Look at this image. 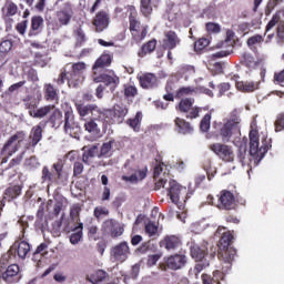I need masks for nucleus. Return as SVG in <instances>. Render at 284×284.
I'll return each instance as SVG.
<instances>
[{
    "instance_id": "f257e3e1",
    "label": "nucleus",
    "mask_w": 284,
    "mask_h": 284,
    "mask_svg": "<svg viewBox=\"0 0 284 284\" xmlns=\"http://www.w3.org/2000/svg\"><path fill=\"white\" fill-rule=\"evenodd\" d=\"M241 110L234 109L224 122H213L214 135L230 143L234 136H241Z\"/></svg>"
},
{
    "instance_id": "f03ea898",
    "label": "nucleus",
    "mask_w": 284,
    "mask_h": 284,
    "mask_svg": "<svg viewBox=\"0 0 284 284\" xmlns=\"http://www.w3.org/2000/svg\"><path fill=\"white\" fill-rule=\"evenodd\" d=\"M49 123L52 128L58 130V128H61L63 125L64 121V132L65 134H69V136H72L73 139H77V134H79V123L74 121V113L70 110L64 112V120H63V113L61 110L55 109L49 116Z\"/></svg>"
},
{
    "instance_id": "7ed1b4c3",
    "label": "nucleus",
    "mask_w": 284,
    "mask_h": 284,
    "mask_svg": "<svg viewBox=\"0 0 284 284\" xmlns=\"http://www.w3.org/2000/svg\"><path fill=\"white\" fill-rule=\"evenodd\" d=\"M126 14L129 17V30L131 32V39L134 43H141L145 37H148V24L141 23L139 19V11L136 7L129 4L125 7Z\"/></svg>"
},
{
    "instance_id": "20e7f679",
    "label": "nucleus",
    "mask_w": 284,
    "mask_h": 284,
    "mask_svg": "<svg viewBox=\"0 0 284 284\" xmlns=\"http://www.w3.org/2000/svg\"><path fill=\"white\" fill-rule=\"evenodd\" d=\"M232 243H234V234H232L231 231L224 232L217 244V256L224 261V263H232L236 257V248L231 246Z\"/></svg>"
},
{
    "instance_id": "39448f33",
    "label": "nucleus",
    "mask_w": 284,
    "mask_h": 284,
    "mask_svg": "<svg viewBox=\"0 0 284 284\" xmlns=\"http://www.w3.org/2000/svg\"><path fill=\"white\" fill-rule=\"evenodd\" d=\"M10 260L0 258V278L8 284L19 283L21 281V267L18 264H11L9 266ZM7 266V267H6Z\"/></svg>"
},
{
    "instance_id": "423d86ee",
    "label": "nucleus",
    "mask_w": 284,
    "mask_h": 284,
    "mask_svg": "<svg viewBox=\"0 0 284 284\" xmlns=\"http://www.w3.org/2000/svg\"><path fill=\"white\" fill-rule=\"evenodd\" d=\"M250 154L251 156H254L255 159H263L265 154H267V151L272 145L267 142L266 139L262 140V145L258 142V131L257 130H251L250 134Z\"/></svg>"
},
{
    "instance_id": "0eeeda50",
    "label": "nucleus",
    "mask_w": 284,
    "mask_h": 284,
    "mask_svg": "<svg viewBox=\"0 0 284 284\" xmlns=\"http://www.w3.org/2000/svg\"><path fill=\"white\" fill-rule=\"evenodd\" d=\"M52 170L48 166L42 168L41 181L49 185H59V181L63 178V162L58 161L52 164Z\"/></svg>"
},
{
    "instance_id": "6e6552de",
    "label": "nucleus",
    "mask_w": 284,
    "mask_h": 284,
    "mask_svg": "<svg viewBox=\"0 0 284 284\" xmlns=\"http://www.w3.org/2000/svg\"><path fill=\"white\" fill-rule=\"evenodd\" d=\"M30 253V243L26 241H16L10 250L2 255V261H12L16 256H19V258H26L28 254Z\"/></svg>"
},
{
    "instance_id": "1a4fd4ad",
    "label": "nucleus",
    "mask_w": 284,
    "mask_h": 284,
    "mask_svg": "<svg viewBox=\"0 0 284 284\" xmlns=\"http://www.w3.org/2000/svg\"><path fill=\"white\" fill-rule=\"evenodd\" d=\"M194 105V98H184L182 99L179 104L176 105V110L179 112H182L183 114H186V119H199L201 114V110H203L200 106H193Z\"/></svg>"
},
{
    "instance_id": "9d476101",
    "label": "nucleus",
    "mask_w": 284,
    "mask_h": 284,
    "mask_svg": "<svg viewBox=\"0 0 284 284\" xmlns=\"http://www.w3.org/2000/svg\"><path fill=\"white\" fill-rule=\"evenodd\" d=\"M209 150L211 152H214L221 161H224V163H234V149H232L231 145H227L225 143H213L210 144Z\"/></svg>"
},
{
    "instance_id": "9b49d317",
    "label": "nucleus",
    "mask_w": 284,
    "mask_h": 284,
    "mask_svg": "<svg viewBox=\"0 0 284 284\" xmlns=\"http://www.w3.org/2000/svg\"><path fill=\"white\" fill-rule=\"evenodd\" d=\"M75 110L82 119L85 116H90V114L91 118L95 120L103 119L104 116L103 112L97 104L75 103Z\"/></svg>"
},
{
    "instance_id": "f8f14e48",
    "label": "nucleus",
    "mask_w": 284,
    "mask_h": 284,
    "mask_svg": "<svg viewBox=\"0 0 284 284\" xmlns=\"http://www.w3.org/2000/svg\"><path fill=\"white\" fill-rule=\"evenodd\" d=\"M73 14L74 11L72 10V3L64 2L62 8L55 12V21L58 28H63V26H70Z\"/></svg>"
},
{
    "instance_id": "ddd939ff",
    "label": "nucleus",
    "mask_w": 284,
    "mask_h": 284,
    "mask_svg": "<svg viewBox=\"0 0 284 284\" xmlns=\"http://www.w3.org/2000/svg\"><path fill=\"white\" fill-rule=\"evenodd\" d=\"M166 194L170 196L172 203H179L181 199H185L187 194V187L182 186L176 182V180H171L169 182V187H166Z\"/></svg>"
},
{
    "instance_id": "4468645a",
    "label": "nucleus",
    "mask_w": 284,
    "mask_h": 284,
    "mask_svg": "<svg viewBox=\"0 0 284 284\" xmlns=\"http://www.w3.org/2000/svg\"><path fill=\"white\" fill-rule=\"evenodd\" d=\"M84 62H75L72 64V70L68 75L69 88H77L83 81V73L85 72Z\"/></svg>"
},
{
    "instance_id": "2eb2a0df",
    "label": "nucleus",
    "mask_w": 284,
    "mask_h": 284,
    "mask_svg": "<svg viewBox=\"0 0 284 284\" xmlns=\"http://www.w3.org/2000/svg\"><path fill=\"white\" fill-rule=\"evenodd\" d=\"M219 210H236V196L229 190H222L217 200Z\"/></svg>"
},
{
    "instance_id": "dca6fc26",
    "label": "nucleus",
    "mask_w": 284,
    "mask_h": 284,
    "mask_svg": "<svg viewBox=\"0 0 284 284\" xmlns=\"http://www.w3.org/2000/svg\"><path fill=\"white\" fill-rule=\"evenodd\" d=\"M111 258L118 263H125L130 256V245L128 242H121L111 248Z\"/></svg>"
},
{
    "instance_id": "f3484780",
    "label": "nucleus",
    "mask_w": 284,
    "mask_h": 284,
    "mask_svg": "<svg viewBox=\"0 0 284 284\" xmlns=\"http://www.w3.org/2000/svg\"><path fill=\"white\" fill-rule=\"evenodd\" d=\"M140 88L142 90H154L159 88V78L152 72H144L136 75Z\"/></svg>"
},
{
    "instance_id": "a211bd4d",
    "label": "nucleus",
    "mask_w": 284,
    "mask_h": 284,
    "mask_svg": "<svg viewBox=\"0 0 284 284\" xmlns=\"http://www.w3.org/2000/svg\"><path fill=\"white\" fill-rule=\"evenodd\" d=\"M165 265L168 270H172L173 272L183 270L187 265V255L183 253L170 255L165 261Z\"/></svg>"
},
{
    "instance_id": "6ab92c4d",
    "label": "nucleus",
    "mask_w": 284,
    "mask_h": 284,
    "mask_svg": "<svg viewBox=\"0 0 284 284\" xmlns=\"http://www.w3.org/2000/svg\"><path fill=\"white\" fill-rule=\"evenodd\" d=\"M26 139V132L18 131L16 132L4 144L2 148L1 154L2 156H12L14 152H17V145H12L16 141L21 143Z\"/></svg>"
},
{
    "instance_id": "aec40b11",
    "label": "nucleus",
    "mask_w": 284,
    "mask_h": 284,
    "mask_svg": "<svg viewBox=\"0 0 284 284\" xmlns=\"http://www.w3.org/2000/svg\"><path fill=\"white\" fill-rule=\"evenodd\" d=\"M94 83H104L106 88H110L111 92H114L121 83V79L114 72L112 74L101 73L93 78Z\"/></svg>"
},
{
    "instance_id": "412c9836",
    "label": "nucleus",
    "mask_w": 284,
    "mask_h": 284,
    "mask_svg": "<svg viewBox=\"0 0 284 284\" xmlns=\"http://www.w3.org/2000/svg\"><path fill=\"white\" fill-rule=\"evenodd\" d=\"M43 139V122L32 126L29 134V142L26 144V150H34L39 142Z\"/></svg>"
},
{
    "instance_id": "4be33fe9",
    "label": "nucleus",
    "mask_w": 284,
    "mask_h": 284,
    "mask_svg": "<svg viewBox=\"0 0 284 284\" xmlns=\"http://www.w3.org/2000/svg\"><path fill=\"white\" fill-rule=\"evenodd\" d=\"M230 52L222 50L215 52L211 55V61L209 63V69L214 72V74H223V62H216V59H223L229 57Z\"/></svg>"
},
{
    "instance_id": "5701e85b",
    "label": "nucleus",
    "mask_w": 284,
    "mask_h": 284,
    "mask_svg": "<svg viewBox=\"0 0 284 284\" xmlns=\"http://www.w3.org/2000/svg\"><path fill=\"white\" fill-rule=\"evenodd\" d=\"M95 32H103L110 26V14L103 10L99 11L92 20Z\"/></svg>"
},
{
    "instance_id": "b1692460",
    "label": "nucleus",
    "mask_w": 284,
    "mask_h": 284,
    "mask_svg": "<svg viewBox=\"0 0 284 284\" xmlns=\"http://www.w3.org/2000/svg\"><path fill=\"white\" fill-rule=\"evenodd\" d=\"M162 43L163 50H174L178 45H181V38L176 34V31L170 30L164 32Z\"/></svg>"
},
{
    "instance_id": "393cba45",
    "label": "nucleus",
    "mask_w": 284,
    "mask_h": 284,
    "mask_svg": "<svg viewBox=\"0 0 284 284\" xmlns=\"http://www.w3.org/2000/svg\"><path fill=\"white\" fill-rule=\"evenodd\" d=\"M128 174L131 175H122V181L126 183H139V181H143L148 176V166L139 170L129 168Z\"/></svg>"
},
{
    "instance_id": "a878e982",
    "label": "nucleus",
    "mask_w": 284,
    "mask_h": 284,
    "mask_svg": "<svg viewBox=\"0 0 284 284\" xmlns=\"http://www.w3.org/2000/svg\"><path fill=\"white\" fill-rule=\"evenodd\" d=\"M104 225L111 239H119V236H122L123 232H125V229H123L121 223H119L116 220H106Z\"/></svg>"
},
{
    "instance_id": "bb28decb",
    "label": "nucleus",
    "mask_w": 284,
    "mask_h": 284,
    "mask_svg": "<svg viewBox=\"0 0 284 284\" xmlns=\"http://www.w3.org/2000/svg\"><path fill=\"white\" fill-rule=\"evenodd\" d=\"M235 88L239 90V92L250 94L252 92H256V90H260L261 81H237L235 83Z\"/></svg>"
},
{
    "instance_id": "cd10ccee",
    "label": "nucleus",
    "mask_w": 284,
    "mask_h": 284,
    "mask_svg": "<svg viewBox=\"0 0 284 284\" xmlns=\"http://www.w3.org/2000/svg\"><path fill=\"white\" fill-rule=\"evenodd\" d=\"M183 245V242L181 241V237L176 235H168L162 241V246L168 250V252H174V250L181 248Z\"/></svg>"
},
{
    "instance_id": "c85d7f7f",
    "label": "nucleus",
    "mask_w": 284,
    "mask_h": 284,
    "mask_svg": "<svg viewBox=\"0 0 284 284\" xmlns=\"http://www.w3.org/2000/svg\"><path fill=\"white\" fill-rule=\"evenodd\" d=\"M174 124L179 134H192V132H194V126H192V123L187 122V120L183 118H175Z\"/></svg>"
},
{
    "instance_id": "c756f323",
    "label": "nucleus",
    "mask_w": 284,
    "mask_h": 284,
    "mask_svg": "<svg viewBox=\"0 0 284 284\" xmlns=\"http://www.w3.org/2000/svg\"><path fill=\"white\" fill-rule=\"evenodd\" d=\"M119 142L116 140L111 139L109 142H104L100 148V153L98 155L99 159H110L112 154H114L113 148H116Z\"/></svg>"
},
{
    "instance_id": "7c9ffc66",
    "label": "nucleus",
    "mask_w": 284,
    "mask_h": 284,
    "mask_svg": "<svg viewBox=\"0 0 284 284\" xmlns=\"http://www.w3.org/2000/svg\"><path fill=\"white\" fill-rule=\"evenodd\" d=\"M41 32H43V17L34 16L31 18V27L28 36L38 37V34H41Z\"/></svg>"
},
{
    "instance_id": "2f4dec72",
    "label": "nucleus",
    "mask_w": 284,
    "mask_h": 284,
    "mask_svg": "<svg viewBox=\"0 0 284 284\" xmlns=\"http://www.w3.org/2000/svg\"><path fill=\"white\" fill-rule=\"evenodd\" d=\"M110 114L113 116V123H123V119L128 116V106L115 104Z\"/></svg>"
},
{
    "instance_id": "473e14b6",
    "label": "nucleus",
    "mask_w": 284,
    "mask_h": 284,
    "mask_svg": "<svg viewBox=\"0 0 284 284\" xmlns=\"http://www.w3.org/2000/svg\"><path fill=\"white\" fill-rule=\"evenodd\" d=\"M225 278V274L222 271H214L213 275L202 274L203 284H221V281Z\"/></svg>"
},
{
    "instance_id": "72a5a7b5",
    "label": "nucleus",
    "mask_w": 284,
    "mask_h": 284,
    "mask_svg": "<svg viewBox=\"0 0 284 284\" xmlns=\"http://www.w3.org/2000/svg\"><path fill=\"white\" fill-rule=\"evenodd\" d=\"M43 90L45 101L59 103V90L52 83H45Z\"/></svg>"
},
{
    "instance_id": "f704fd0d",
    "label": "nucleus",
    "mask_w": 284,
    "mask_h": 284,
    "mask_svg": "<svg viewBox=\"0 0 284 284\" xmlns=\"http://www.w3.org/2000/svg\"><path fill=\"white\" fill-rule=\"evenodd\" d=\"M156 39H152L143 43L140 50L138 51V57H140V59H143L144 57H148V54H152V52L156 50Z\"/></svg>"
},
{
    "instance_id": "c9c22d12",
    "label": "nucleus",
    "mask_w": 284,
    "mask_h": 284,
    "mask_svg": "<svg viewBox=\"0 0 284 284\" xmlns=\"http://www.w3.org/2000/svg\"><path fill=\"white\" fill-rule=\"evenodd\" d=\"M112 65V54L103 52L94 62L92 70H99L101 68H109Z\"/></svg>"
},
{
    "instance_id": "e433bc0d",
    "label": "nucleus",
    "mask_w": 284,
    "mask_h": 284,
    "mask_svg": "<svg viewBox=\"0 0 284 284\" xmlns=\"http://www.w3.org/2000/svg\"><path fill=\"white\" fill-rule=\"evenodd\" d=\"M22 191L23 184L11 185L6 189L4 196L8 201H14V199H19Z\"/></svg>"
},
{
    "instance_id": "4c0bfd02",
    "label": "nucleus",
    "mask_w": 284,
    "mask_h": 284,
    "mask_svg": "<svg viewBox=\"0 0 284 284\" xmlns=\"http://www.w3.org/2000/svg\"><path fill=\"white\" fill-rule=\"evenodd\" d=\"M17 12H19V7L17 6V3L11 0H7L4 2V6L2 7V17L8 19L10 17H14Z\"/></svg>"
},
{
    "instance_id": "58836bf2",
    "label": "nucleus",
    "mask_w": 284,
    "mask_h": 284,
    "mask_svg": "<svg viewBox=\"0 0 284 284\" xmlns=\"http://www.w3.org/2000/svg\"><path fill=\"white\" fill-rule=\"evenodd\" d=\"M22 102L24 104V108L29 110L30 116H32L37 108H39V101L37 100V98L32 95H27L22 99Z\"/></svg>"
},
{
    "instance_id": "ea45409f",
    "label": "nucleus",
    "mask_w": 284,
    "mask_h": 284,
    "mask_svg": "<svg viewBox=\"0 0 284 284\" xmlns=\"http://www.w3.org/2000/svg\"><path fill=\"white\" fill-rule=\"evenodd\" d=\"M141 121H143V113L138 111L134 118L126 120V125L132 128L134 132H139L141 130Z\"/></svg>"
},
{
    "instance_id": "a19ab883",
    "label": "nucleus",
    "mask_w": 284,
    "mask_h": 284,
    "mask_svg": "<svg viewBox=\"0 0 284 284\" xmlns=\"http://www.w3.org/2000/svg\"><path fill=\"white\" fill-rule=\"evenodd\" d=\"M73 37L75 38V48H83L88 41V36H85V31L81 27L73 31Z\"/></svg>"
},
{
    "instance_id": "79ce46f5",
    "label": "nucleus",
    "mask_w": 284,
    "mask_h": 284,
    "mask_svg": "<svg viewBox=\"0 0 284 284\" xmlns=\"http://www.w3.org/2000/svg\"><path fill=\"white\" fill-rule=\"evenodd\" d=\"M161 174H162L163 179H166V176H170V170H168V165H165V163H163V162H160L153 169L154 181H156V179H159V176H161Z\"/></svg>"
},
{
    "instance_id": "37998d69",
    "label": "nucleus",
    "mask_w": 284,
    "mask_h": 284,
    "mask_svg": "<svg viewBox=\"0 0 284 284\" xmlns=\"http://www.w3.org/2000/svg\"><path fill=\"white\" fill-rule=\"evenodd\" d=\"M264 41L263 36L255 34L253 37H250L246 41V45L252 50V52H258V48L256 45H261Z\"/></svg>"
},
{
    "instance_id": "c03bdc74",
    "label": "nucleus",
    "mask_w": 284,
    "mask_h": 284,
    "mask_svg": "<svg viewBox=\"0 0 284 284\" xmlns=\"http://www.w3.org/2000/svg\"><path fill=\"white\" fill-rule=\"evenodd\" d=\"M105 278H108V273L103 270H98L93 274H91L87 280L89 281V283L99 284L103 283Z\"/></svg>"
},
{
    "instance_id": "a18cd8bd",
    "label": "nucleus",
    "mask_w": 284,
    "mask_h": 284,
    "mask_svg": "<svg viewBox=\"0 0 284 284\" xmlns=\"http://www.w3.org/2000/svg\"><path fill=\"white\" fill-rule=\"evenodd\" d=\"M52 110H54V104H48L40 109H36L31 116H33V119H43L44 116H48L49 112H52Z\"/></svg>"
},
{
    "instance_id": "49530a36",
    "label": "nucleus",
    "mask_w": 284,
    "mask_h": 284,
    "mask_svg": "<svg viewBox=\"0 0 284 284\" xmlns=\"http://www.w3.org/2000/svg\"><path fill=\"white\" fill-rule=\"evenodd\" d=\"M73 234L70 236V243L72 245H78V243L83 239V223H79L78 226L73 229Z\"/></svg>"
},
{
    "instance_id": "de8ad7c7",
    "label": "nucleus",
    "mask_w": 284,
    "mask_h": 284,
    "mask_svg": "<svg viewBox=\"0 0 284 284\" xmlns=\"http://www.w3.org/2000/svg\"><path fill=\"white\" fill-rule=\"evenodd\" d=\"M191 256L195 261L201 262V261H203V258H205V256H207V251L201 248V246H199V245H193L191 247Z\"/></svg>"
},
{
    "instance_id": "09e8293b",
    "label": "nucleus",
    "mask_w": 284,
    "mask_h": 284,
    "mask_svg": "<svg viewBox=\"0 0 284 284\" xmlns=\"http://www.w3.org/2000/svg\"><path fill=\"white\" fill-rule=\"evenodd\" d=\"M123 94H124V99H128V100L134 99L135 97H139V89L136 88V85L124 84Z\"/></svg>"
},
{
    "instance_id": "8fccbe9b",
    "label": "nucleus",
    "mask_w": 284,
    "mask_h": 284,
    "mask_svg": "<svg viewBox=\"0 0 284 284\" xmlns=\"http://www.w3.org/2000/svg\"><path fill=\"white\" fill-rule=\"evenodd\" d=\"M152 11V0H140V12L143 17H150Z\"/></svg>"
},
{
    "instance_id": "3c124183",
    "label": "nucleus",
    "mask_w": 284,
    "mask_h": 284,
    "mask_svg": "<svg viewBox=\"0 0 284 284\" xmlns=\"http://www.w3.org/2000/svg\"><path fill=\"white\" fill-rule=\"evenodd\" d=\"M12 40H2L0 42V57L3 61V59H6V57H8V52H10V50H12Z\"/></svg>"
},
{
    "instance_id": "603ef678",
    "label": "nucleus",
    "mask_w": 284,
    "mask_h": 284,
    "mask_svg": "<svg viewBox=\"0 0 284 284\" xmlns=\"http://www.w3.org/2000/svg\"><path fill=\"white\" fill-rule=\"evenodd\" d=\"M192 94H196L194 87H182L178 90L175 97L176 99H183V97H192Z\"/></svg>"
},
{
    "instance_id": "864d4df0",
    "label": "nucleus",
    "mask_w": 284,
    "mask_h": 284,
    "mask_svg": "<svg viewBox=\"0 0 284 284\" xmlns=\"http://www.w3.org/2000/svg\"><path fill=\"white\" fill-rule=\"evenodd\" d=\"M211 125H212V113H206L200 122L201 132H210Z\"/></svg>"
},
{
    "instance_id": "5fc2aeb1",
    "label": "nucleus",
    "mask_w": 284,
    "mask_h": 284,
    "mask_svg": "<svg viewBox=\"0 0 284 284\" xmlns=\"http://www.w3.org/2000/svg\"><path fill=\"white\" fill-rule=\"evenodd\" d=\"M45 214V209L43 206H40L38 212H37V220H36V225L43 230L45 225H48V221H43Z\"/></svg>"
},
{
    "instance_id": "6e6d98bb",
    "label": "nucleus",
    "mask_w": 284,
    "mask_h": 284,
    "mask_svg": "<svg viewBox=\"0 0 284 284\" xmlns=\"http://www.w3.org/2000/svg\"><path fill=\"white\" fill-rule=\"evenodd\" d=\"M241 63L246 68H256V60H254V55L250 53H243Z\"/></svg>"
},
{
    "instance_id": "4d7b16f0",
    "label": "nucleus",
    "mask_w": 284,
    "mask_h": 284,
    "mask_svg": "<svg viewBox=\"0 0 284 284\" xmlns=\"http://www.w3.org/2000/svg\"><path fill=\"white\" fill-rule=\"evenodd\" d=\"M97 119L92 118L88 122L84 123V129L87 132H90V134H97L99 132V124H97Z\"/></svg>"
},
{
    "instance_id": "13d9d810",
    "label": "nucleus",
    "mask_w": 284,
    "mask_h": 284,
    "mask_svg": "<svg viewBox=\"0 0 284 284\" xmlns=\"http://www.w3.org/2000/svg\"><path fill=\"white\" fill-rule=\"evenodd\" d=\"M95 152L97 146H92L82 154V161L85 163V165H90V163H92L90 159H94Z\"/></svg>"
},
{
    "instance_id": "bf43d9fd",
    "label": "nucleus",
    "mask_w": 284,
    "mask_h": 284,
    "mask_svg": "<svg viewBox=\"0 0 284 284\" xmlns=\"http://www.w3.org/2000/svg\"><path fill=\"white\" fill-rule=\"evenodd\" d=\"M207 45H210V39L200 38L194 43V50H195V52H201L202 50H205V48H207Z\"/></svg>"
},
{
    "instance_id": "052dcab7",
    "label": "nucleus",
    "mask_w": 284,
    "mask_h": 284,
    "mask_svg": "<svg viewBox=\"0 0 284 284\" xmlns=\"http://www.w3.org/2000/svg\"><path fill=\"white\" fill-rule=\"evenodd\" d=\"M205 29L210 34H219L221 32V24L215 22H207Z\"/></svg>"
},
{
    "instance_id": "680f3d73",
    "label": "nucleus",
    "mask_w": 284,
    "mask_h": 284,
    "mask_svg": "<svg viewBox=\"0 0 284 284\" xmlns=\"http://www.w3.org/2000/svg\"><path fill=\"white\" fill-rule=\"evenodd\" d=\"M274 125H275V132H283V130H284V112L277 114Z\"/></svg>"
},
{
    "instance_id": "e2e57ef3",
    "label": "nucleus",
    "mask_w": 284,
    "mask_h": 284,
    "mask_svg": "<svg viewBox=\"0 0 284 284\" xmlns=\"http://www.w3.org/2000/svg\"><path fill=\"white\" fill-rule=\"evenodd\" d=\"M44 250H48V244L41 243V244L37 247L36 252L33 253L32 260H33V261H39V258H43L42 252H43Z\"/></svg>"
},
{
    "instance_id": "0e129e2a",
    "label": "nucleus",
    "mask_w": 284,
    "mask_h": 284,
    "mask_svg": "<svg viewBox=\"0 0 284 284\" xmlns=\"http://www.w3.org/2000/svg\"><path fill=\"white\" fill-rule=\"evenodd\" d=\"M278 3H283V0H268L267 1L266 9H265L266 17H270V14H272V11L274 10V8H276V6H278Z\"/></svg>"
},
{
    "instance_id": "69168bd1",
    "label": "nucleus",
    "mask_w": 284,
    "mask_h": 284,
    "mask_svg": "<svg viewBox=\"0 0 284 284\" xmlns=\"http://www.w3.org/2000/svg\"><path fill=\"white\" fill-rule=\"evenodd\" d=\"M110 214V211L105 206H97L93 211V216L95 219H101V216H108Z\"/></svg>"
},
{
    "instance_id": "338daca9",
    "label": "nucleus",
    "mask_w": 284,
    "mask_h": 284,
    "mask_svg": "<svg viewBox=\"0 0 284 284\" xmlns=\"http://www.w3.org/2000/svg\"><path fill=\"white\" fill-rule=\"evenodd\" d=\"M79 214H81V206L79 204H74L70 209V219H72V221H79Z\"/></svg>"
},
{
    "instance_id": "774afa93",
    "label": "nucleus",
    "mask_w": 284,
    "mask_h": 284,
    "mask_svg": "<svg viewBox=\"0 0 284 284\" xmlns=\"http://www.w3.org/2000/svg\"><path fill=\"white\" fill-rule=\"evenodd\" d=\"M278 21H281V14L278 13L273 14L272 19L266 24L265 32H270V30H272V28H274L276 23H278Z\"/></svg>"
}]
</instances>
